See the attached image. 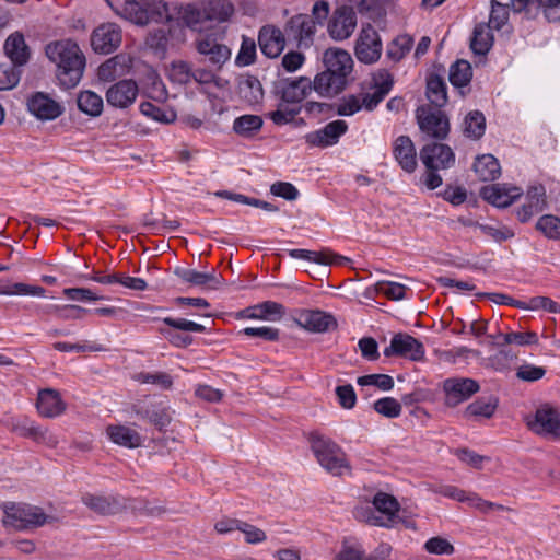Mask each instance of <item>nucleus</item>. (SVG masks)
Instances as JSON below:
<instances>
[{"label": "nucleus", "mask_w": 560, "mask_h": 560, "mask_svg": "<svg viewBox=\"0 0 560 560\" xmlns=\"http://www.w3.org/2000/svg\"><path fill=\"white\" fill-rule=\"evenodd\" d=\"M112 10L119 16L137 25L149 23H164L171 15L167 4L163 0H105Z\"/></svg>", "instance_id": "3"}, {"label": "nucleus", "mask_w": 560, "mask_h": 560, "mask_svg": "<svg viewBox=\"0 0 560 560\" xmlns=\"http://www.w3.org/2000/svg\"><path fill=\"white\" fill-rule=\"evenodd\" d=\"M82 502L95 513L110 515L120 511L121 505L117 499L112 497L95 495L86 493L82 497Z\"/></svg>", "instance_id": "36"}, {"label": "nucleus", "mask_w": 560, "mask_h": 560, "mask_svg": "<svg viewBox=\"0 0 560 560\" xmlns=\"http://www.w3.org/2000/svg\"><path fill=\"white\" fill-rule=\"evenodd\" d=\"M36 408L43 418H57L65 413L67 404L57 389L45 388L37 394Z\"/></svg>", "instance_id": "23"}, {"label": "nucleus", "mask_w": 560, "mask_h": 560, "mask_svg": "<svg viewBox=\"0 0 560 560\" xmlns=\"http://www.w3.org/2000/svg\"><path fill=\"white\" fill-rule=\"evenodd\" d=\"M200 3L209 22H225L234 13L233 4L228 0H205Z\"/></svg>", "instance_id": "38"}, {"label": "nucleus", "mask_w": 560, "mask_h": 560, "mask_svg": "<svg viewBox=\"0 0 560 560\" xmlns=\"http://www.w3.org/2000/svg\"><path fill=\"white\" fill-rule=\"evenodd\" d=\"M471 79L472 68L467 60L459 59L450 67L448 80L454 88L459 90L462 96L466 94L464 89L469 85Z\"/></svg>", "instance_id": "34"}, {"label": "nucleus", "mask_w": 560, "mask_h": 560, "mask_svg": "<svg viewBox=\"0 0 560 560\" xmlns=\"http://www.w3.org/2000/svg\"><path fill=\"white\" fill-rule=\"evenodd\" d=\"M138 84L131 79L120 80L110 85L106 91L107 104L115 107L125 109L131 106L138 96Z\"/></svg>", "instance_id": "18"}, {"label": "nucleus", "mask_w": 560, "mask_h": 560, "mask_svg": "<svg viewBox=\"0 0 560 560\" xmlns=\"http://www.w3.org/2000/svg\"><path fill=\"white\" fill-rule=\"evenodd\" d=\"M438 492L455 501L466 502L482 514H489L491 511L515 512L513 508L485 500L476 492L466 491L455 486H442Z\"/></svg>", "instance_id": "8"}, {"label": "nucleus", "mask_w": 560, "mask_h": 560, "mask_svg": "<svg viewBox=\"0 0 560 560\" xmlns=\"http://www.w3.org/2000/svg\"><path fill=\"white\" fill-rule=\"evenodd\" d=\"M469 225L478 229L483 235L489 236L498 243L514 236L512 230L500 224H482L478 222H470Z\"/></svg>", "instance_id": "51"}, {"label": "nucleus", "mask_w": 560, "mask_h": 560, "mask_svg": "<svg viewBox=\"0 0 560 560\" xmlns=\"http://www.w3.org/2000/svg\"><path fill=\"white\" fill-rule=\"evenodd\" d=\"M77 104L78 108L88 116L97 117L103 113V98L93 91H81L77 96Z\"/></svg>", "instance_id": "42"}, {"label": "nucleus", "mask_w": 560, "mask_h": 560, "mask_svg": "<svg viewBox=\"0 0 560 560\" xmlns=\"http://www.w3.org/2000/svg\"><path fill=\"white\" fill-rule=\"evenodd\" d=\"M289 256L295 259H305L319 265H345L349 261V258L340 256L328 248H324L319 252L308 249H290Z\"/></svg>", "instance_id": "29"}, {"label": "nucleus", "mask_w": 560, "mask_h": 560, "mask_svg": "<svg viewBox=\"0 0 560 560\" xmlns=\"http://www.w3.org/2000/svg\"><path fill=\"white\" fill-rule=\"evenodd\" d=\"M283 314V305L273 301H266L261 304L247 307L242 312V316L246 318L270 320L280 319Z\"/></svg>", "instance_id": "33"}, {"label": "nucleus", "mask_w": 560, "mask_h": 560, "mask_svg": "<svg viewBox=\"0 0 560 560\" xmlns=\"http://www.w3.org/2000/svg\"><path fill=\"white\" fill-rule=\"evenodd\" d=\"M238 532L244 535V541L248 545H259L267 540V534L264 529L242 521Z\"/></svg>", "instance_id": "57"}, {"label": "nucleus", "mask_w": 560, "mask_h": 560, "mask_svg": "<svg viewBox=\"0 0 560 560\" xmlns=\"http://www.w3.org/2000/svg\"><path fill=\"white\" fill-rule=\"evenodd\" d=\"M262 119L256 115H244L235 119L233 129L241 136H249L250 133L260 130Z\"/></svg>", "instance_id": "54"}, {"label": "nucleus", "mask_w": 560, "mask_h": 560, "mask_svg": "<svg viewBox=\"0 0 560 560\" xmlns=\"http://www.w3.org/2000/svg\"><path fill=\"white\" fill-rule=\"evenodd\" d=\"M316 31V22L307 14L293 15L284 25L285 35L295 40L299 47H308L313 43Z\"/></svg>", "instance_id": "12"}, {"label": "nucleus", "mask_w": 560, "mask_h": 560, "mask_svg": "<svg viewBox=\"0 0 560 560\" xmlns=\"http://www.w3.org/2000/svg\"><path fill=\"white\" fill-rule=\"evenodd\" d=\"M425 95L434 108H442L447 103L446 84L440 75H429Z\"/></svg>", "instance_id": "40"}, {"label": "nucleus", "mask_w": 560, "mask_h": 560, "mask_svg": "<svg viewBox=\"0 0 560 560\" xmlns=\"http://www.w3.org/2000/svg\"><path fill=\"white\" fill-rule=\"evenodd\" d=\"M182 18L185 24L195 31H200L203 23L209 22L200 2L187 4L183 9Z\"/></svg>", "instance_id": "45"}, {"label": "nucleus", "mask_w": 560, "mask_h": 560, "mask_svg": "<svg viewBox=\"0 0 560 560\" xmlns=\"http://www.w3.org/2000/svg\"><path fill=\"white\" fill-rule=\"evenodd\" d=\"M20 81V72L14 65L0 63V91L14 88Z\"/></svg>", "instance_id": "61"}, {"label": "nucleus", "mask_w": 560, "mask_h": 560, "mask_svg": "<svg viewBox=\"0 0 560 560\" xmlns=\"http://www.w3.org/2000/svg\"><path fill=\"white\" fill-rule=\"evenodd\" d=\"M393 153L404 171L408 173L416 171L418 165L417 152L412 140L408 136H399L395 140Z\"/></svg>", "instance_id": "28"}, {"label": "nucleus", "mask_w": 560, "mask_h": 560, "mask_svg": "<svg viewBox=\"0 0 560 560\" xmlns=\"http://www.w3.org/2000/svg\"><path fill=\"white\" fill-rule=\"evenodd\" d=\"M424 353L422 342L408 334L395 335L389 346L384 349L385 357L398 355L411 361H422Z\"/></svg>", "instance_id": "13"}, {"label": "nucleus", "mask_w": 560, "mask_h": 560, "mask_svg": "<svg viewBox=\"0 0 560 560\" xmlns=\"http://www.w3.org/2000/svg\"><path fill=\"white\" fill-rule=\"evenodd\" d=\"M401 409L400 402L393 397H384L374 402V410L387 418H397Z\"/></svg>", "instance_id": "59"}, {"label": "nucleus", "mask_w": 560, "mask_h": 560, "mask_svg": "<svg viewBox=\"0 0 560 560\" xmlns=\"http://www.w3.org/2000/svg\"><path fill=\"white\" fill-rule=\"evenodd\" d=\"M281 100L284 103L298 105L313 90L312 81L306 77H300L294 80H283L278 85Z\"/></svg>", "instance_id": "24"}, {"label": "nucleus", "mask_w": 560, "mask_h": 560, "mask_svg": "<svg viewBox=\"0 0 560 560\" xmlns=\"http://www.w3.org/2000/svg\"><path fill=\"white\" fill-rule=\"evenodd\" d=\"M474 171L479 179L483 182L494 180L501 174L500 164L492 154L478 156L474 163Z\"/></svg>", "instance_id": "37"}, {"label": "nucleus", "mask_w": 560, "mask_h": 560, "mask_svg": "<svg viewBox=\"0 0 560 560\" xmlns=\"http://www.w3.org/2000/svg\"><path fill=\"white\" fill-rule=\"evenodd\" d=\"M420 159L425 166L423 183L429 189H435L443 183L439 171L447 170L455 164V153L444 143L432 142L420 150Z\"/></svg>", "instance_id": "5"}, {"label": "nucleus", "mask_w": 560, "mask_h": 560, "mask_svg": "<svg viewBox=\"0 0 560 560\" xmlns=\"http://www.w3.org/2000/svg\"><path fill=\"white\" fill-rule=\"evenodd\" d=\"M348 130V124L345 120L338 119L328 122L322 129L306 135V142L310 145L318 148H327L336 144L339 138Z\"/></svg>", "instance_id": "21"}, {"label": "nucleus", "mask_w": 560, "mask_h": 560, "mask_svg": "<svg viewBox=\"0 0 560 560\" xmlns=\"http://www.w3.org/2000/svg\"><path fill=\"white\" fill-rule=\"evenodd\" d=\"M128 59L124 55H116L103 62L97 70V77L103 82H112L125 74Z\"/></svg>", "instance_id": "35"}, {"label": "nucleus", "mask_w": 560, "mask_h": 560, "mask_svg": "<svg viewBox=\"0 0 560 560\" xmlns=\"http://www.w3.org/2000/svg\"><path fill=\"white\" fill-rule=\"evenodd\" d=\"M424 550L432 555H453L455 548L453 544L441 536H435L428 539L424 544Z\"/></svg>", "instance_id": "60"}, {"label": "nucleus", "mask_w": 560, "mask_h": 560, "mask_svg": "<svg viewBox=\"0 0 560 560\" xmlns=\"http://www.w3.org/2000/svg\"><path fill=\"white\" fill-rule=\"evenodd\" d=\"M285 33L275 25H265L259 30L258 44L268 58H277L285 47Z\"/></svg>", "instance_id": "20"}, {"label": "nucleus", "mask_w": 560, "mask_h": 560, "mask_svg": "<svg viewBox=\"0 0 560 560\" xmlns=\"http://www.w3.org/2000/svg\"><path fill=\"white\" fill-rule=\"evenodd\" d=\"M106 434L113 443L122 447L136 448L141 445L140 434L136 430L122 424L108 425Z\"/></svg>", "instance_id": "32"}, {"label": "nucleus", "mask_w": 560, "mask_h": 560, "mask_svg": "<svg viewBox=\"0 0 560 560\" xmlns=\"http://www.w3.org/2000/svg\"><path fill=\"white\" fill-rule=\"evenodd\" d=\"M357 28V14L352 7L336 8L328 21L327 32L337 42L348 39Z\"/></svg>", "instance_id": "9"}, {"label": "nucleus", "mask_w": 560, "mask_h": 560, "mask_svg": "<svg viewBox=\"0 0 560 560\" xmlns=\"http://www.w3.org/2000/svg\"><path fill=\"white\" fill-rule=\"evenodd\" d=\"M347 84L348 80L326 69L315 75L312 88L318 95L331 97L342 92Z\"/></svg>", "instance_id": "27"}, {"label": "nucleus", "mask_w": 560, "mask_h": 560, "mask_svg": "<svg viewBox=\"0 0 560 560\" xmlns=\"http://www.w3.org/2000/svg\"><path fill=\"white\" fill-rule=\"evenodd\" d=\"M139 381L144 384H153L163 389H168L173 385V378L166 372L141 373Z\"/></svg>", "instance_id": "64"}, {"label": "nucleus", "mask_w": 560, "mask_h": 560, "mask_svg": "<svg viewBox=\"0 0 560 560\" xmlns=\"http://www.w3.org/2000/svg\"><path fill=\"white\" fill-rule=\"evenodd\" d=\"M516 306L525 310H545L550 313H560V304L547 296L532 298L527 304L517 302Z\"/></svg>", "instance_id": "56"}, {"label": "nucleus", "mask_w": 560, "mask_h": 560, "mask_svg": "<svg viewBox=\"0 0 560 560\" xmlns=\"http://www.w3.org/2000/svg\"><path fill=\"white\" fill-rule=\"evenodd\" d=\"M192 67L184 60L173 61L168 68V78L172 82L178 84H188L191 82Z\"/></svg>", "instance_id": "52"}, {"label": "nucleus", "mask_w": 560, "mask_h": 560, "mask_svg": "<svg viewBox=\"0 0 560 560\" xmlns=\"http://www.w3.org/2000/svg\"><path fill=\"white\" fill-rule=\"evenodd\" d=\"M257 47L254 38L243 35L240 50L235 58V65L247 67L256 61Z\"/></svg>", "instance_id": "48"}, {"label": "nucleus", "mask_w": 560, "mask_h": 560, "mask_svg": "<svg viewBox=\"0 0 560 560\" xmlns=\"http://www.w3.org/2000/svg\"><path fill=\"white\" fill-rule=\"evenodd\" d=\"M360 386H375L382 390H390L394 387V380L386 374H369L357 380Z\"/></svg>", "instance_id": "58"}, {"label": "nucleus", "mask_w": 560, "mask_h": 560, "mask_svg": "<svg viewBox=\"0 0 560 560\" xmlns=\"http://www.w3.org/2000/svg\"><path fill=\"white\" fill-rule=\"evenodd\" d=\"M175 273L185 282L202 289L214 290L222 284L221 277L213 270L200 272L194 269H177Z\"/></svg>", "instance_id": "30"}, {"label": "nucleus", "mask_w": 560, "mask_h": 560, "mask_svg": "<svg viewBox=\"0 0 560 560\" xmlns=\"http://www.w3.org/2000/svg\"><path fill=\"white\" fill-rule=\"evenodd\" d=\"M481 197L498 208H506L522 196V189L505 184H492L485 186L480 191Z\"/></svg>", "instance_id": "22"}, {"label": "nucleus", "mask_w": 560, "mask_h": 560, "mask_svg": "<svg viewBox=\"0 0 560 560\" xmlns=\"http://www.w3.org/2000/svg\"><path fill=\"white\" fill-rule=\"evenodd\" d=\"M486 130V118L482 113L475 110L470 112L464 120V132L467 137L479 139L483 136Z\"/></svg>", "instance_id": "47"}, {"label": "nucleus", "mask_w": 560, "mask_h": 560, "mask_svg": "<svg viewBox=\"0 0 560 560\" xmlns=\"http://www.w3.org/2000/svg\"><path fill=\"white\" fill-rule=\"evenodd\" d=\"M547 206L546 189L542 185H535L528 188L525 202L517 210V219L525 223L534 215L540 213Z\"/></svg>", "instance_id": "25"}, {"label": "nucleus", "mask_w": 560, "mask_h": 560, "mask_svg": "<svg viewBox=\"0 0 560 560\" xmlns=\"http://www.w3.org/2000/svg\"><path fill=\"white\" fill-rule=\"evenodd\" d=\"M7 55L14 65H24L28 60L30 52L22 34L10 35L4 44Z\"/></svg>", "instance_id": "39"}, {"label": "nucleus", "mask_w": 560, "mask_h": 560, "mask_svg": "<svg viewBox=\"0 0 560 560\" xmlns=\"http://www.w3.org/2000/svg\"><path fill=\"white\" fill-rule=\"evenodd\" d=\"M27 109L40 120H54L63 113L62 105L43 92H36L28 97Z\"/></svg>", "instance_id": "19"}, {"label": "nucleus", "mask_w": 560, "mask_h": 560, "mask_svg": "<svg viewBox=\"0 0 560 560\" xmlns=\"http://www.w3.org/2000/svg\"><path fill=\"white\" fill-rule=\"evenodd\" d=\"M536 229L548 240H560V218L545 214L536 222Z\"/></svg>", "instance_id": "50"}, {"label": "nucleus", "mask_w": 560, "mask_h": 560, "mask_svg": "<svg viewBox=\"0 0 560 560\" xmlns=\"http://www.w3.org/2000/svg\"><path fill=\"white\" fill-rule=\"evenodd\" d=\"M46 290L40 285H32L22 282L0 284V295H32L44 296Z\"/></svg>", "instance_id": "49"}, {"label": "nucleus", "mask_w": 560, "mask_h": 560, "mask_svg": "<svg viewBox=\"0 0 560 560\" xmlns=\"http://www.w3.org/2000/svg\"><path fill=\"white\" fill-rule=\"evenodd\" d=\"M377 292L383 293L389 300L398 301L404 299L406 287L397 282L380 281L375 284Z\"/></svg>", "instance_id": "63"}, {"label": "nucleus", "mask_w": 560, "mask_h": 560, "mask_svg": "<svg viewBox=\"0 0 560 560\" xmlns=\"http://www.w3.org/2000/svg\"><path fill=\"white\" fill-rule=\"evenodd\" d=\"M491 26L486 23H479L475 26L470 40V48L477 55L487 54L493 44Z\"/></svg>", "instance_id": "41"}, {"label": "nucleus", "mask_w": 560, "mask_h": 560, "mask_svg": "<svg viewBox=\"0 0 560 560\" xmlns=\"http://www.w3.org/2000/svg\"><path fill=\"white\" fill-rule=\"evenodd\" d=\"M5 514L20 528L38 527L49 522L43 509L28 504L12 505L5 510Z\"/></svg>", "instance_id": "15"}, {"label": "nucleus", "mask_w": 560, "mask_h": 560, "mask_svg": "<svg viewBox=\"0 0 560 560\" xmlns=\"http://www.w3.org/2000/svg\"><path fill=\"white\" fill-rule=\"evenodd\" d=\"M196 50L208 58V61L220 69L231 57V49L219 42L214 34L199 36L195 40Z\"/></svg>", "instance_id": "16"}, {"label": "nucleus", "mask_w": 560, "mask_h": 560, "mask_svg": "<svg viewBox=\"0 0 560 560\" xmlns=\"http://www.w3.org/2000/svg\"><path fill=\"white\" fill-rule=\"evenodd\" d=\"M307 440L317 463L327 472L338 477L352 474L347 454L331 438L314 431Z\"/></svg>", "instance_id": "4"}, {"label": "nucleus", "mask_w": 560, "mask_h": 560, "mask_svg": "<svg viewBox=\"0 0 560 560\" xmlns=\"http://www.w3.org/2000/svg\"><path fill=\"white\" fill-rule=\"evenodd\" d=\"M382 49L383 45L377 31L371 25L363 27L354 46L358 60L366 65L374 63L381 58Z\"/></svg>", "instance_id": "11"}, {"label": "nucleus", "mask_w": 560, "mask_h": 560, "mask_svg": "<svg viewBox=\"0 0 560 560\" xmlns=\"http://www.w3.org/2000/svg\"><path fill=\"white\" fill-rule=\"evenodd\" d=\"M413 38L402 34L397 36L387 47V57L397 62L400 61L412 48Z\"/></svg>", "instance_id": "46"}, {"label": "nucleus", "mask_w": 560, "mask_h": 560, "mask_svg": "<svg viewBox=\"0 0 560 560\" xmlns=\"http://www.w3.org/2000/svg\"><path fill=\"white\" fill-rule=\"evenodd\" d=\"M493 338L497 339V345L499 347L506 345L529 346L536 345L538 342V336L534 331H513L508 334H499Z\"/></svg>", "instance_id": "43"}, {"label": "nucleus", "mask_w": 560, "mask_h": 560, "mask_svg": "<svg viewBox=\"0 0 560 560\" xmlns=\"http://www.w3.org/2000/svg\"><path fill=\"white\" fill-rule=\"evenodd\" d=\"M45 54L56 66V78L63 89L75 88L85 69V56L72 39L54 40L46 45Z\"/></svg>", "instance_id": "1"}, {"label": "nucleus", "mask_w": 560, "mask_h": 560, "mask_svg": "<svg viewBox=\"0 0 560 560\" xmlns=\"http://www.w3.org/2000/svg\"><path fill=\"white\" fill-rule=\"evenodd\" d=\"M365 552L360 544L345 540L334 560H364Z\"/></svg>", "instance_id": "62"}, {"label": "nucleus", "mask_w": 560, "mask_h": 560, "mask_svg": "<svg viewBox=\"0 0 560 560\" xmlns=\"http://www.w3.org/2000/svg\"><path fill=\"white\" fill-rule=\"evenodd\" d=\"M373 91L366 93L346 95L336 104L339 116H352L362 108L373 110L389 93L393 86V77L387 70H378L372 77Z\"/></svg>", "instance_id": "2"}, {"label": "nucleus", "mask_w": 560, "mask_h": 560, "mask_svg": "<svg viewBox=\"0 0 560 560\" xmlns=\"http://www.w3.org/2000/svg\"><path fill=\"white\" fill-rule=\"evenodd\" d=\"M121 40V27L113 22L100 24L91 34V47L97 54H112L120 46Z\"/></svg>", "instance_id": "10"}, {"label": "nucleus", "mask_w": 560, "mask_h": 560, "mask_svg": "<svg viewBox=\"0 0 560 560\" xmlns=\"http://www.w3.org/2000/svg\"><path fill=\"white\" fill-rule=\"evenodd\" d=\"M479 384L467 377H452L443 382V390L445 393V404L448 407H455L460 402L469 399L479 390Z\"/></svg>", "instance_id": "14"}, {"label": "nucleus", "mask_w": 560, "mask_h": 560, "mask_svg": "<svg viewBox=\"0 0 560 560\" xmlns=\"http://www.w3.org/2000/svg\"><path fill=\"white\" fill-rule=\"evenodd\" d=\"M323 62L329 71L348 80L353 69L351 55L341 48H328L323 55Z\"/></svg>", "instance_id": "26"}, {"label": "nucleus", "mask_w": 560, "mask_h": 560, "mask_svg": "<svg viewBox=\"0 0 560 560\" xmlns=\"http://www.w3.org/2000/svg\"><path fill=\"white\" fill-rule=\"evenodd\" d=\"M294 322L311 332L322 334L337 328L336 318L319 310H303L296 314Z\"/></svg>", "instance_id": "17"}, {"label": "nucleus", "mask_w": 560, "mask_h": 560, "mask_svg": "<svg viewBox=\"0 0 560 560\" xmlns=\"http://www.w3.org/2000/svg\"><path fill=\"white\" fill-rule=\"evenodd\" d=\"M418 126L427 137L443 140L450 132V121L441 108L431 105L419 106L416 110Z\"/></svg>", "instance_id": "7"}, {"label": "nucleus", "mask_w": 560, "mask_h": 560, "mask_svg": "<svg viewBox=\"0 0 560 560\" xmlns=\"http://www.w3.org/2000/svg\"><path fill=\"white\" fill-rule=\"evenodd\" d=\"M498 407L495 398H480L467 406L465 416L468 418H486L489 419L493 416Z\"/></svg>", "instance_id": "44"}, {"label": "nucleus", "mask_w": 560, "mask_h": 560, "mask_svg": "<svg viewBox=\"0 0 560 560\" xmlns=\"http://www.w3.org/2000/svg\"><path fill=\"white\" fill-rule=\"evenodd\" d=\"M525 422L535 434L560 441V409L544 404L533 416L526 417Z\"/></svg>", "instance_id": "6"}, {"label": "nucleus", "mask_w": 560, "mask_h": 560, "mask_svg": "<svg viewBox=\"0 0 560 560\" xmlns=\"http://www.w3.org/2000/svg\"><path fill=\"white\" fill-rule=\"evenodd\" d=\"M509 4L500 3L497 0H491V12L489 24L492 28L501 30L509 21Z\"/></svg>", "instance_id": "55"}, {"label": "nucleus", "mask_w": 560, "mask_h": 560, "mask_svg": "<svg viewBox=\"0 0 560 560\" xmlns=\"http://www.w3.org/2000/svg\"><path fill=\"white\" fill-rule=\"evenodd\" d=\"M372 503L375 510L382 514L383 522L389 523V528L397 523L400 504L395 497L385 492H377Z\"/></svg>", "instance_id": "31"}, {"label": "nucleus", "mask_w": 560, "mask_h": 560, "mask_svg": "<svg viewBox=\"0 0 560 560\" xmlns=\"http://www.w3.org/2000/svg\"><path fill=\"white\" fill-rule=\"evenodd\" d=\"M301 107L293 104L281 103L278 108L268 114L273 124L281 126L291 122L300 113Z\"/></svg>", "instance_id": "53"}]
</instances>
